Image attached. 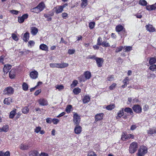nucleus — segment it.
Masks as SVG:
<instances>
[{"label":"nucleus","mask_w":156,"mask_h":156,"mask_svg":"<svg viewBox=\"0 0 156 156\" xmlns=\"http://www.w3.org/2000/svg\"><path fill=\"white\" fill-rule=\"evenodd\" d=\"M83 104L87 103L90 100V97L88 95H85L83 99Z\"/></svg>","instance_id":"22"},{"label":"nucleus","mask_w":156,"mask_h":156,"mask_svg":"<svg viewBox=\"0 0 156 156\" xmlns=\"http://www.w3.org/2000/svg\"><path fill=\"white\" fill-rule=\"evenodd\" d=\"M68 16V14L66 12L63 13L62 14V17L64 19H66V17H67Z\"/></svg>","instance_id":"61"},{"label":"nucleus","mask_w":156,"mask_h":156,"mask_svg":"<svg viewBox=\"0 0 156 156\" xmlns=\"http://www.w3.org/2000/svg\"><path fill=\"white\" fill-rule=\"evenodd\" d=\"M29 109L27 107H24L22 110V112L24 114H27L28 112Z\"/></svg>","instance_id":"44"},{"label":"nucleus","mask_w":156,"mask_h":156,"mask_svg":"<svg viewBox=\"0 0 156 156\" xmlns=\"http://www.w3.org/2000/svg\"><path fill=\"white\" fill-rule=\"evenodd\" d=\"M123 48V47L122 46H119V47H117L115 51V52L118 53L121 51Z\"/></svg>","instance_id":"53"},{"label":"nucleus","mask_w":156,"mask_h":156,"mask_svg":"<svg viewBox=\"0 0 156 156\" xmlns=\"http://www.w3.org/2000/svg\"><path fill=\"white\" fill-rule=\"evenodd\" d=\"M84 74L86 80L89 79L90 78L91 76V73L88 71H87L85 72Z\"/></svg>","instance_id":"27"},{"label":"nucleus","mask_w":156,"mask_h":156,"mask_svg":"<svg viewBox=\"0 0 156 156\" xmlns=\"http://www.w3.org/2000/svg\"><path fill=\"white\" fill-rule=\"evenodd\" d=\"M38 102L39 105L41 106H46L48 105L47 100L44 98H41L38 100Z\"/></svg>","instance_id":"8"},{"label":"nucleus","mask_w":156,"mask_h":156,"mask_svg":"<svg viewBox=\"0 0 156 156\" xmlns=\"http://www.w3.org/2000/svg\"><path fill=\"white\" fill-rule=\"evenodd\" d=\"M87 156H97V155L93 151H89L88 152Z\"/></svg>","instance_id":"48"},{"label":"nucleus","mask_w":156,"mask_h":156,"mask_svg":"<svg viewBox=\"0 0 156 156\" xmlns=\"http://www.w3.org/2000/svg\"><path fill=\"white\" fill-rule=\"evenodd\" d=\"M69 64L66 63H50V66L51 68L56 67L59 68H63L67 67Z\"/></svg>","instance_id":"3"},{"label":"nucleus","mask_w":156,"mask_h":156,"mask_svg":"<svg viewBox=\"0 0 156 156\" xmlns=\"http://www.w3.org/2000/svg\"><path fill=\"white\" fill-rule=\"evenodd\" d=\"M145 27L147 30L150 32H153L155 31V28L152 25L148 24L146 25Z\"/></svg>","instance_id":"16"},{"label":"nucleus","mask_w":156,"mask_h":156,"mask_svg":"<svg viewBox=\"0 0 156 156\" xmlns=\"http://www.w3.org/2000/svg\"><path fill=\"white\" fill-rule=\"evenodd\" d=\"M28 15L27 14H25L21 17H18V22L20 23H23L24 20L28 18Z\"/></svg>","instance_id":"9"},{"label":"nucleus","mask_w":156,"mask_h":156,"mask_svg":"<svg viewBox=\"0 0 156 156\" xmlns=\"http://www.w3.org/2000/svg\"><path fill=\"white\" fill-rule=\"evenodd\" d=\"M81 6L82 8H85L87 5V0H81Z\"/></svg>","instance_id":"29"},{"label":"nucleus","mask_w":156,"mask_h":156,"mask_svg":"<svg viewBox=\"0 0 156 156\" xmlns=\"http://www.w3.org/2000/svg\"><path fill=\"white\" fill-rule=\"evenodd\" d=\"M80 121V116L76 113L73 114V122L75 125H79Z\"/></svg>","instance_id":"6"},{"label":"nucleus","mask_w":156,"mask_h":156,"mask_svg":"<svg viewBox=\"0 0 156 156\" xmlns=\"http://www.w3.org/2000/svg\"><path fill=\"white\" fill-rule=\"evenodd\" d=\"M12 38L15 41H17L18 40V38L16 34H15L12 33Z\"/></svg>","instance_id":"47"},{"label":"nucleus","mask_w":156,"mask_h":156,"mask_svg":"<svg viewBox=\"0 0 156 156\" xmlns=\"http://www.w3.org/2000/svg\"><path fill=\"white\" fill-rule=\"evenodd\" d=\"M41 128L40 126L36 127L34 129V132L36 133H38L40 132L41 130Z\"/></svg>","instance_id":"49"},{"label":"nucleus","mask_w":156,"mask_h":156,"mask_svg":"<svg viewBox=\"0 0 156 156\" xmlns=\"http://www.w3.org/2000/svg\"><path fill=\"white\" fill-rule=\"evenodd\" d=\"M41 92V89L38 90H37L34 93V94L35 96L38 95Z\"/></svg>","instance_id":"63"},{"label":"nucleus","mask_w":156,"mask_h":156,"mask_svg":"<svg viewBox=\"0 0 156 156\" xmlns=\"http://www.w3.org/2000/svg\"><path fill=\"white\" fill-rule=\"evenodd\" d=\"M104 114L103 113H100L96 115L95 116V120L97 121L103 119Z\"/></svg>","instance_id":"15"},{"label":"nucleus","mask_w":156,"mask_h":156,"mask_svg":"<svg viewBox=\"0 0 156 156\" xmlns=\"http://www.w3.org/2000/svg\"><path fill=\"white\" fill-rule=\"evenodd\" d=\"M114 75H109L107 78V80L109 81H112L114 80Z\"/></svg>","instance_id":"50"},{"label":"nucleus","mask_w":156,"mask_h":156,"mask_svg":"<svg viewBox=\"0 0 156 156\" xmlns=\"http://www.w3.org/2000/svg\"><path fill=\"white\" fill-rule=\"evenodd\" d=\"M156 133V131L155 129H150L149 130L147 131L148 134H152Z\"/></svg>","instance_id":"38"},{"label":"nucleus","mask_w":156,"mask_h":156,"mask_svg":"<svg viewBox=\"0 0 156 156\" xmlns=\"http://www.w3.org/2000/svg\"><path fill=\"white\" fill-rule=\"evenodd\" d=\"M3 94L4 95L10 96L12 95L14 92V89L11 87H8L3 90Z\"/></svg>","instance_id":"4"},{"label":"nucleus","mask_w":156,"mask_h":156,"mask_svg":"<svg viewBox=\"0 0 156 156\" xmlns=\"http://www.w3.org/2000/svg\"><path fill=\"white\" fill-rule=\"evenodd\" d=\"M102 41L101 38L100 37H99L97 40V45L99 46L101 45L102 44Z\"/></svg>","instance_id":"42"},{"label":"nucleus","mask_w":156,"mask_h":156,"mask_svg":"<svg viewBox=\"0 0 156 156\" xmlns=\"http://www.w3.org/2000/svg\"><path fill=\"white\" fill-rule=\"evenodd\" d=\"M116 86V84L115 83H113L109 87V89L110 90H112L115 89Z\"/></svg>","instance_id":"54"},{"label":"nucleus","mask_w":156,"mask_h":156,"mask_svg":"<svg viewBox=\"0 0 156 156\" xmlns=\"http://www.w3.org/2000/svg\"><path fill=\"white\" fill-rule=\"evenodd\" d=\"M127 139H129L130 138L133 139L134 137V135H132L130 134H129L126 135Z\"/></svg>","instance_id":"58"},{"label":"nucleus","mask_w":156,"mask_h":156,"mask_svg":"<svg viewBox=\"0 0 156 156\" xmlns=\"http://www.w3.org/2000/svg\"><path fill=\"white\" fill-rule=\"evenodd\" d=\"M55 12L57 14L61 13L63 11V9L61 5H58L55 8Z\"/></svg>","instance_id":"24"},{"label":"nucleus","mask_w":156,"mask_h":156,"mask_svg":"<svg viewBox=\"0 0 156 156\" xmlns=\"http://www.w3.org/2000/svg\"><path fill=\"white\" fill-rule=\"evenodd\" d=\"M156 62V58L152 57L150 58L149 63L151 65H153Z\"/></svg>","instance_id":"34"},{"label":"nucleus","mask_w":156,"mask_h":156,"mask_svg":"<svg viewBox=\"0 0 156 156\" xmlns=\"http://www.w3.org/2000/svg\"><path fill=\"white\" fill-rule=\"evenodd\" d=\"M132 47L131 46H125L123 48L125 52H127L130 51L132 50Z\"/></svg>","instance_id":"32"},{"label":"nucleus","mask_w":156,"mask_h":156,"mask_svg":"<svg viewBox=\"0 0 156 156\" xmlns=\"http://www.w3.org/2000/svg\"><path fill=\"white\" fill-rule=\"evenodd\" d=\"M95 23L94 22H90L89 23V27L90 29H93L95 26Z\"/></svg>","instance_id":"41"},{"label":"nucleus","mask_w":156,"mask_h":156,"mask_svg":"<svg viewBox=\"0 0 156 156\" xmlns=\"http://www.w3.org/2000/svg\"><path fill=\"white\" fill-rule=\"evenodd\" d=\"M22 88L23 90L26 91L28 89V85L25 83H23L22 84Z\"/></svg>","instance_id":"40"},{"label":"nucleus","mask_w":156,"mask_h":156,"mask_svg":"<svg viewBox=\"0 0 156 156\" xmlns=\"http://www.w3.org/2000/svg\"><path fill=\"white\" fill-rule=\"evenodd\" d=\"M81 92V89L79 87L75 88L73 90V92L76 95L78 94Z\"/></svg>","instance_id":"28"},{"label":"nucleus","mask_w":156,"mask_h":156,"mask_svg":"<svg viewBox=\"0 0 156 156\" xmlns=\"http://www.w3.org/2000/svg\"><path fill=\"white\" fill-rule=\"evenodd\" d=\"M10 156V152L9 151H6L5 153L3 152V156Z\"/></svg>","instance_id":"62"},{"label":"nucleus","mask_w":156,"mask_h":156,"mask_svg":"<svg viewBox=\"0 0 156 156\" xmlns=\"http://www.w3.org/2000/svg\"><path fill=\"white\" fill-rule=\"evenodd\" d=\"M121 139L123 140H125L127 139L126 135L124 133H122L121 136Z\"/></svg>","instance_id":"55"},{"label":"nucleus","mask_w":156,"mask_h":156,"mask_svg":"<svg viewBox=\"0 0 156 156\" xmlns=\"http://www.w3.org/2000/svg\"><path fill=\"white\" fill-rule=\"evenodd\" d=\"M30 75L32 79H36L38 77V73L37 71L34 70L30 72Z\"/></svg>","instance_id":"12"},{"label":"nucleus","mask_w":156,"mask_h":156,"mask_svg":"<svg viewBox=\"0 0 156 156\" xmlns=\"http://www.w3.org/2000/svg\"><path fill=\"white\" fill-rule=\"evenodd\" d=\"M101 45L105 47H108L110 46L109 43L106 41H103L102 42V44Z\"/></svg>","instance_id":"36"},{"label":"nucleus","mask_w":156,"mask_h":156,"mask_svg":"<svg viewBox=\"0 0 156 156\" xmlns=\"http://www.w3.org/2000/svg\"><path fill=\"white\" fill-rule=\"evenodd\" d=\"M52 119L50 118H48L46 119V122L47 123H51L52 122Z\"/></svg>","instance_id":"64"},{"label":"nucleus","mask_w":156,"mask_h":156,"mask_svg":"<svg viewBox=\"0 0 156 156\" xmlns=\"http://www.w3.org/2000/svg\"><path fill=\"white\" fill-rule=\"evenodd\" d=\"M55 87L57 89H58L59 90H63L64 89V86L62 85H57Z\"/></svg>","instance_id":"46"},{"label":"nucleus","mask_w":156,"mask_h":156,"mask_svg":"<svg viewBox=\"0 0 156 156\" xmlns=\"http://www.w3.org/2000/svg\"><path fill=\"white\" fill-rule=\"evenodd\" d=\"M147 152V148L145 146H141L138 150L137 155L138 156H144Z\"/></svg>","instance_id":"2"},{"label":"nucleus","mask_w":156,"mask_h":156,"mask_svg":"<svg viewBox=\"0 0 156 156\" xmlns=\"http://www.w3.org/2000/svg\"><path fill=\"white\" fill-rule=\"evenodd\" d=\"M77 81L76 80H74L72 84L71 85V87H75L77 83Z\"/></svg>","instance_id":"52"},{"label":"nucleus","mask_w":156,"mask_h":156,"mask_svg":"<svg viewBox=\"0 0 156 156\" xmlns=\"http://www.w3.org/2000/svg\"><path fill=\"white\" fill-rule=\"evenodd\" d=\"M52 122L54 124H57L59 122V119H52Z\"/></svg>","instance_id":"57"},{"label":"nucleus","mask_w":156,"mask_h":156,"mask_svg":"<svg viewBox=\"0 0 156 156\" xmlns=\"http://www.w3.org/2000/svg\"><path fill=\"white\" fill-rule=\"evenodd\" d=\"M76 126L74 129L75 133L77 134H80L82 131L81 127L79 125H75Z\"/></svg>","instance_id":"10"},{"label":"nucleus","mask_w":156,"mask_h":156,"mask_svg":"<svg viewBox=\"0 0 156 156\" xmlns=\"http://www.w3.org/2000/svg\"><path fill=\"white\" fill-rule=\"evenodd\" d=\"M72 108V106L71 105H68L67 106L66 108V111L67 113H69L70 112Z\"/></svg>","instance_id":"35"},{"label":"nucleus","mask_w":156,"mask_h":156,"mask_svg":"<svg viewBox=\"0 0 156 156\" xmlns=\"http://www.w3.org/2000/svg\"><path fill=\"white\" fill-rule=\"evenodd\" d=\"M20 148L23 150H27L29 148V145L28 144H21L19 146Z\"/></svg>","instance_id":"14"},{"label":"nucleus","mask_w":156,"mask_h":156,"mask_svg":"<svg viewBox=\"0 0 156 156\" xmlns=\"http://www.w3.org/2000/svg\"><path fill=\"white\" fill-rule=\"evenodd\" d=\"M149 68L151 70L154 71L156 69V65H152L149 67Z\"/></svg>","instance_id":"51"},{"label":"nucleus","mask_w":156,"mask_h":156,"mask_svg":"<svg viewBox=\"0 0 156 156\" xmlns=\"http://www.w3.org/2000/svg\"><path fill=\"white\" fill-rule=\"evenodd\" d=\"M12 99L10 98H6L5 99L3 103L4 104L9 105L12 102Z\"/></svg>","instance_id":"20"},{"label":"nucleus","mask_w":156,"mask_h":156,"mask_svg":"<svg viewBox=\"0 0 156 156\" xmlns=\"http://www.w3.org/2000/svg\"><path fill=\"white\" fill-rule=\"evenodd\" d=\"M115 107V104H111L107 105L106 107V109L108 110H111L113 109Z\"/></svg>","instance_id":"33"},{"label":"nucleus","mask_w":156,"mask_h":156,"mask_svg":"<svg viewBox=\"0 0 156 156\" xmlns=\"http://www.w3.org/2000/svg\"><path fill=\"white\" fill-rule=\"evenodd\" d=\"M16 110L15 109L11 112L9 116V118H10L13 119L16 113Z\"/></svg>","instance_id":"31"},{"label":"nucleus","mask_w":156,"mask_h":156,"mask_svg":"<svg viewBox=\"0 0 156 156\" xmlns=\"http://www.w3.org/2000/svg\"><path fill=\"white\" fill-rule=\"evenodd\" d=\"M139 4L141 5L145 6L147 4V2L144 0H140L139 1Z\"/></svg>","instance_id":"43"},{"label":"nucleus","mask_w":156,"mask_h":156,"mask_svg":"<svg viewBox=\"0 0 156 156\" xmlns=\"http://www.w3.org/2000/svg\"><path fill=\"white\" fill-rule=\"evenodd\" d=\"M10 12L13 14L16 15H17L19 12L18 11L14 10H10Z\"/></svg>","instance_id":"56"},{"label":"nucleus","mask_w":156,"mask_h":156,"mask_svg":"<svg viewBox=\"0 0 156 156\" xmlns=\"http://www.w3.org/2000/svg\"><path fill=\"white\" fill-rule=\"evenodd\" d=\"M29 34L28 32H26L24 34L23 40L25 42H27L29 39Z\"/></svg>","instance_id":"25"},{"label":"nucleus","mask_w":156,"mask_h":156,"mask_svg":"<svg viewBox=\"0 0 156 156\" xmlns=\"http://www.w3.org/2000/svg\"><path fill=\"white\" fill-rule=\"evenodd\" d=\"M116 31L118 32H120L122 30H123L125 32V29L124 27L121 25H119L117 26L115 28Z\"/></svg>","instance_id":"17"},{"label":"nucleus","mask_w":156,"mask_h":156,"mask_svg":"<svg viewBox=\"0 0 156 156\" xmlns=\"http://www.w3.org/2000/svg\"><path fill=\"white\" fill-rule=\"evenodd\" d=\"M54 15V13L53 12H50L47 14H44V16L45 18H48L50 16H53Z\"/></svg>","instance_id":"37"},{"label":"nucleus","mask_w":156,"mask_h":156,"mask_svg":"<svg viewBox=\"0 0 156 156\" xmlns=\"http://www.w3.org/2000/svg\"><path fill=\"white\" fill-rule=\"evenodd\" d=\"M16 70L15 69H12L9 72V76L11 79L14 78L16 75Z\"/></svg>","instance_id":"18"},{"label":"nucleus","mask_w":156,"mask_h":156,"mask_svg":"<svg viewBox=\"0 0 156 156\" xmlns=\"http://www.w3.org/2000/svg\"><path fill=\"white\" fill-rule=\"evenodd\" d=\"M9 126L8 125L4 126L2 128V132H7L9 130Z\"/></svg>","instance_id":"39"},{"label":"nucleus","mask_w":156,"mask_h":156,"mask_svg":"<svg viewBox=\"0 0 156 156\" xmlns=\"http://www.w3.org/2000/svg\"><path fill=\"white\" fill-rule=\"evenodd\" d=\"M45 5L43 2H41L35 8L31 9L32 12L38 13L42 11L44 8Z\"/></svg>","instance_id":"1"},{"label":"nucleus","mask_w":156,"mask_h":156,"mask_svg":"<svg viewBox=\"0 0 156 156\" xmlns=\"http://www.w3.org/2000/svg\"><path fill=\"white\" fill-rule=\"evenodd\" d=\"M124 115L123 108H121V109L117 113V116L116 117L117 119H118L122 116Z\"/></svg>","instance_id":"23"},{"label":"nucleus","mask_w":156,"mask_h":156,"mask_svg":"<svg viewBox=\"0 0 156 156\" xmlns=\"http://www.w3.org/2000/svg\"><path fill=\"white\" fill-rule=\"evenodd\" d=\"M129 81V78L127 77H126L125 79H124L123 81L122 82L124 84H127Z\"/></svg>","instance_id":"45"},{"label":"nucleus","mask_w":156,"mask_h":156,"mask_svg":"<svg viewBox=\"0 0 156 156\" xmlns=\"http://www.w3.org/2000/svg\"><path fill=\"white\" fill-rule=\"evenodd\" d=\"M39 153L38 152L36 151H32L30 152L29 153V156H39Z\"/></svg>","instance_id":"26"},{"label":"nucleus","mask_w":156,"mask_h":156,"mask_svg":"<svg viewBox=\"0 0 156 156\" xmlns=\"http://www.w3.org/2000/svg\"><path fill=\"white\" fill-rule=\"evenodd\" d=\"M12 67V65L7 64L5 65L3 68V72L4 74H7Z\"/></svg>","instance_id":"13"},{"label":"nucleus","mask_w":156,"mask_h":156,"mask_svg":"<svg viewBox=\"0 0 156 156\" xmlns=\"http://www.w3.org/2000/svg\"><path fill=\"white\" fill-rule=\"evenodd\" d=\"M95 60L98 66V67H101L104 62L103 58H102L96 57L95 58Z\"/></svg>","instance_id":"11"},{"label":"nucleus","mask_w":156,"mask_h":156,"mask_svg":"<svg viewBox=\"0 0 156 156\" xmlns=\"http://www.w3.org/2000/svg\"><path fill=\"white\" fill-rule=\"evenodd\" d=\"M31 33L33 35H35L38 32L37 28L35 27H33L31 28Z\"/></svg>","instance_id":"19"},{"label":"nucleus","mask_w":156,"mask_h":156,"mask_svg":"<svg viewBox=\"0 0 156 156\" xmlns=\"http://www.w3.org/2000/svg\"><path fill=\"white\" fill-rule=\"evenodd\" d=\"M124 111L125 112L128 113H129L130 115H132L133 114V111L132 109L129 108H125Z\"/></svg>","instance_id":"30"},{"label":"nucleus","mask_w":156,"mask_h":156,"mask_svg":"<svg viewBox=\"0 0 156 156\" xmlns=\"http://www.w3.org/2000/svg\"><path fill=\"white\" fill-rule=\"evenodd\" d=\"M39 48L40 49L43 51H48V46L43 44H41L40 45Z\"/></svg>","instance_id":"21"},{"label":"nucleus","mask_w":156,"mask_h":156,"mask_svg":"<svg viewBox=\"0 0 156 156\" xmlns=\"http://www.w3.org/2000/svg\"><path fill=\"white\" fill-rule=\"evenodd\" d=\"M138 148V144L136 142H133L130 144L129 147V151L131 153L136 152Z\"/></svg>","instance_id":"5"},{"label":"nucleus","mask_w":156,"mask_h":156,"mask_svg":"<svg viewBox=\"0 0 156 156\" xmlns=\"http://www.w3.org/2000/svg\"><path fill=\"white\" fill-rule=\"evenodd\" d=\"M134 111L136 113H139L142 112V108L141 106L138 105H135L133 107Z\"/></svg>","instance_id":"7"},{"label":"nucleus","mask_w":156,"mask_h":156,"mask_svg":"<svg viewBox=\"0 0 156 156\" xmlns=\"http://www.w3.org/2000/svg\"><path fill=\"white\" fill-rule=\"evenodd\" d=\"M29 46H30L31 47L34 45L35 42L33 41H30L28 42Z\"/></svg>","instance_id":"60"},{"label":"nucleus","mask_w":156,"mask_h":156,"mask_svg":"<svg viewBox=\"0 0 156 156\" xmlns=\"http://www.w3.org/2000/svg\"><path fill=\"white\" fill-rule=\"evenodd\" d=\"M75 52V50L73 49H69L68 50V53L69 54H72L74 53Z\"/></svg>","instance_id":"59"}]
</instances>
